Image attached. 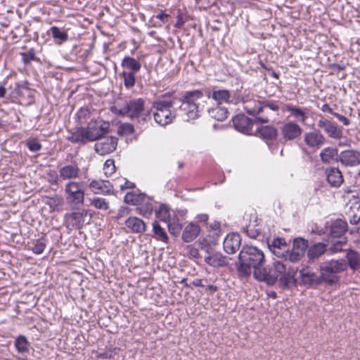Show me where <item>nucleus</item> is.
I'll use <instances>...</instances> for the list:
<instances>
[{"label":"nucleus","mask_w":360,"mask_h":360,"mask_svg":"<svg viewBox=\"0 0 360 360\" xmlns=\"http://www.w3.org/2000/svg\"><path fill=\"white\" fill-rule=\"evenodd\" d=\"M266 258L262 250L252 245H245L238 255V263L236 268L240 277L247 278L253 269V276L259 281H265L274 285L277 281V276L271 275L264 268Z\"/></svg>","instance_id":"f257e3e1"},{"label":"nucleus","mask_w":360,"mask_h":360,"mask_svg":"<svg viewBox=\"0 0 360 360\" xmlns=\"http://www.w3.org/2000/svg\"><path fill=\"white\" fill-rule=\"evenodd\" d=\"M176 100L172 94L166 93L153 102L151 108L157 124L166 126L173 122L176 117V110L172 109Z\"/></svg>","instance_id":"f03ea898"},{"label":"nucleus","mask_w":360,"mask_h":360,"mask_svg":"<svg viewBox=\"0 0 360 360\" xmlns=\"http://www.w3.org/2000/svg\"><path fill=\"white\" fill-rule=\"evenodd\" d=\"M204 96L202 90L186 91L181 98L180 108L186 115L188 119H196L200 117L202 109L198 101Z\"/></svg>","instance_id":"7ed1b4c3"},{"label":"nucleus","mask_w":360,"mask_h":360,"mask_svg":"<svg viewBox=\"0 0 360 360\" xmlns=\"http://www.w3.org/2000/svg\"><path fill=\"white\" fill-rule=\"evenodd\" d=\"M347 269V264L345 260H330L323 262L320 265L321 274L324 283L333 285L338 281V273L342 272Z\"/></svg>","instance_id":"20e7f679"},{"label":"nucleus","mask_w":360,"mask_h":360,"mask_svg":"<svg viewBox=\"0 0 360 360\" xmlns=\"http://www.w3.org/2000/svg\"><path fill=\"white\" fill-rule=\"evenodd\" d=\"M66 201L70 206L82 205L84 201L83 184L79 181H70L65 186Z\"/></svg>","instance_id":"39448f33"},{"label":"nucleus","mask_w":360,"mask_h":360,"mask_svg":"<svg viewBox=\"0 0 360 360\" xmlns=\"http://www.w3.org/2000/svg\"><path fill=\"white\" fill-rule=\"evenodd\" d=\"M144 104L143 99L135 98L127 102L124 106L121 108H118L117 106H112L111 111L117 115L129 116L131 119L138 118L143 111Z\"/></svg>","instance_id":"423d86ee"},{"label":"nucleus","mask_w":360,"mask_h":360,"mask_svg":"<svg viewBox=\"0 0 360 360\" xmlns=\"http://www.w3.org/2000/svg\"><path fill=\"white\" fill-rule=\"evenodd\" d=\"M27 81L15 84L12 95L21 105H29L34 102L35 90L29 86Z\"/></svg>","instance_id":"0eeeda50"},{"label":"nucleus","mask_w":360,"mask_h":360,"mask_svg":"<svg viewBox=\"0 0 360 360\" xmlns=\"http://www.w3.org/2000/svg\"><path fill=\"white\" fill-rule=\"evenodd\" d=\"M240 101L243 103V108L248 114L255 115L262 112V100H260L259 96L245 91L241 96Z\"/></svg>","instance_id":"6e6552de"},{"label":"nucleus","mask_w":360,"mask_h":360,"mask_svg":"<svg viewBox=\"0 0 360 360\" xmlns=\"http://www.w3.org/2000/svg\"><path fill=\"white\" fill-rule=\"evenodd\" d=\"M65 219L68 228L79 229L89 223L91 216L88 217L87 210H82L66 214Z\"/></svg>","instance_id":"1a4fd4ad"},{"label":"nucleus","mask_w":360,"mask_h":360,"mask_svg":"<svg viewBox=\"0 0 360 360\" xmlns=\"http://www.w3.org/2000/svg\"><path fill=\"white\" fill-rule=\"evenodd\" d=\"M280 132L281 141L288 142L299 138L302 133V129L295 121H288L283 123Z\"/></svg>","instance_id":"9d476101"},{"label":"nucleus","mask_w":360,"mask_h":360,"mask_svg":"<svg viewBox=\"0 0 360 360\" xmlns=\"http://www.w3.org/2000/svg\"><path fill=\"white\" fill-rule=\"evenodd\" d=\"M117 146V139L115 136L101 137L95 143L96 152L101 155H105L113 152Z\"/></svg>","instance_id":"9b49d317"},{"label":"nucleus","mask_w":360,"mask_h":360,"mask_svg":"<svg viewBox=\"0 0 360 360\" xmlns=\"http://www.w3.org/2000/svg\"><path fill=\"white\" fill-rule=\"evenodd\" d=\"M300 283L307 288H315L324 282L321 274L318 276L309 267L302 268L300 271Z\"/></svg>","instance_id":"f8f14e48"},{"label":"nucleus","mask_w":360,"mask_h":360,"mask_svg":"<svg viewBox=\"0 0 360 360\" xmlns=\"http://www.w3.org/2000/svg\"><path fill=\"white\" fill-rule=\"evenodd\" d=\"M319 128L322 129L328 137L334 139H340L343 136V132L341 127L336 123L333 122L326 118L320 119L317 122Z\"/></svg>","instance_id":"ddd939ff"},{"label":"nucleus","mask_w":360,"mask_h":360,"mask_svg":"<svg viewBox=\"0 0 360 360\" xmlns=\"http://www.w3.org/2000/svg\"><path fill=\"white\" fill-rule=\"evenodd\" d=\"M308 247V241L302 238L293 240L292 250H289V261L292 263L299 262L304 255Z\"/></svg>","instance_id":"4468645a"},{"label":"nucleus","mask_w":360,"mask_h":360,"mask_svg":"<svg viewBox=\"0 0 360 360\" xmlns=\"http://www.w3.org/2000/svg\"><path fill=\"white\" fill-rule=\"evenodd\" d=\"M268 246L275 256L289 261V249L284 238H274L271 242L268 243Z\"/></svg>","instance_id":"2eb2a0df"},{"label":"nucleus","mask_w":360,"mask_h":360,"mask_svg":"<svg viewBox=\"0 0 360 360\" xmlns=\"http://www.w3.org/2000/svg\"><path fill=\"white\" fill-rule=\"evenodd\" d=\"M304 142L307 147L316 150L324 145L326 138L319 131H313L305 133Z\"/></svg>","instance_id":"dca6fc26"},{"label":"nucleus","mask_w":360,"mask_h":360,"mask_svg":"<svg viewBox=\"0 0 360 360\" xmlns=\"http://www.w3.org/2000/svg\"><path fill=\"white\" fill-rule=\"evenodd\" d=\"M339 161L346 167H356L360 165V152L356 150H345L338 156Z\"/></svg>","instance_id":"f3484780"},{"label":"nucleus","mask_w":360,"mask_h":360,"mask_svg":"<svg viewBox=\"0 0 360 360\" xmlns=\"http://www.w3.org/2000/svg\"><path fill=\"white\" fill-rule=\"evenodd\" d=\"M89 187L92 193L97 195H111L114 192L113 186L108 181L92 180Z\"/></svg>","instance_id":"a211bd4d"},{"label":"nucleus","mask_w":360,"mask_h":360,"mask_svg":"<svg viewBox=\"0 0 360 360\" xmlns=\"http://www.w3.org/2000/svg\"><path fill=\"white\" fill-rule=\"evenodd\" d=\"M84 134L86 143L89 141H98L100 138L103 136L108 132V127L101 126H88L82 127Z\"/></svg>","instance_id":"6ab92c4d"},{"label":"nucleus","mask_w":360,"mask_h":360,"mask_svg":"<svg viewBox=\"0 0 360 360\" xmlns=\"http://www.w3.org/2000/svg\"><path fill=\"white\" fill-rule=\"evenodd\" d=\"M241 238L238 233H229L224 240V250L228 254H234L240 248Z\"/></svg>","instance_id":"aec40b11"},{"label":"nucleus","mask_w":360,"mask_h":360,"mask_svg":"<svg viewBox=\"0 0 360 360\" xmlns=\"http://www.w3.org/2000/svg\"><path fill=\"white\" fill-rule=\"evenodd\" d=\"M235 129L244 134H248L252 127V122L250 118L244 115H237L232 119Z\"/></svg>","instance_id":"412c9836"},{"label":"nucleus","mask_w":360,"mask_h":360,"mask_svg":"<svg viewBox=\"0 0 360 360\" xmlns=\"http://www.w3.org/2000/svg\"><path fill=\"white\" fill-rule=\"evenodd\" d=\"M205 262L214 268L224 267L229 264L226 257L221 252H214L205 257Z\"/></svg>","instance_id":"4be33fe9"},{"label":"nucleus","mask_w":360,"mask_h":360,"mask_svg":"<svg viewBox=\"0 0 360 360\" xmlns=\"http://www.w3.org/2000/svg\"><path fill=\"white\" fill-rule=\"evenodd\" d=\"M283 110L289 112V116L294 118L296 121L300 122L303 124H305L306 121L308 118L307 109L301 108L291 105H286Z\"/></svg>","instance_id":"5701e85b"},{"label":"nucleus","mask_w":360,"mask_h":360,"mask_svg":"<svg viewBox=\"0 0 360 360\" xmlns=\"http://www.w3.org/2000/svg\"><path fill=\"white\" fill-rule=\"evenodd\" d=\"M79 168L77 164L68 165L59 169V176L63 180L76 179L79 175Z\"/></svg>","instance_id":"b1692460"},{"label":"nucleus","mask_w":360,"mask_h":360,"mask_svg":"<svg viewBox=\"0 0 360 360\" xmlns=\"http://www.w3.org/2000/svg\"><path fill=\"white\" fill-rule=\"evenodd\" d=\"M326 174L327 181L331 186L338 188L342 184L343 176L339 169L330 167L326 169Z\"/></svg>","instance_id":"393cba45"},{"label":"nucleus","mask_w":360,"mask_h":360,"mask_svg":"<svg viewBox=\"0 0 360 360\" xmlns=\"http://www.w3.org/2000/svg\"><path fill=\"white\" fill-rule=\"evenodd\" d=\"M200 233V227L194 223H190L184 228L181 238L185 243L195 240Z\"/></svg>","instance_id":"a878e982"},{"label":"nucleus","mask_w":360,"mask_h":360,"mask_svg":"<svg viewBox=\"0 0 360 360\" xmlns=\"http://www.w3.org/2000/svg\"><path fill=\"white\" fill-rule=\"evenodd\" d=\"M206 96L207 98H212L218 104L223 103H231V93L229 91L226 89L214 90L212 93L210 91H206Z\"/></svg>","instance_id":"bb28decb"},{"label":"nucleus","mask_w":360,"mask_h":360,"mask_svg":"<svg viewBox=\"0 0 360 360\" xmlns=\"http://www.w3.org/2000/svg\"><path fill=\"white\" fill-rule=\"evenodd\" d=\"M43 202L48 205L50 212H60L63 210V199L61 196L55 195L53 197L45 196L42 199Z\"/></svg>","instance_id":"cd10ccee"},{"label":"nucleus","mask_w":360,"mask_h":360,"mask_svg":"<svg viewBox=\"0 0 360 360\" xmlns=\"http://www.w3.org/2000/svg\"><path fill=\"white\" fill-rule=\"evenodd\" d=\"M125 225L132 232L137 233H143L146 229V225L144 221L136 217H129L125 221Z\"/></svg>","instance_id":"c85d7f7f"},{"label":"nucleus","mask_w":360,"mask_h":360,"mask_svg":"<svg viewBox=\"0 0 360 360\" xmlns=\"http://www.w3.org/2000/svg\"><path fill=\"white\" fill-rule=\"evenodd\" d=\"M121 66L124 69V71L128 72L137 73L141 68L139 60L130 56H125L121 63Z\"/></svg>","instance_id":"c756f323"},{"label":"nucleus","mask_w":360,"mask_h":360,"mask_svg":"<svg viewBox=\"0 0 360 360\" xmlns=\"http://www.w3.org/2000/svg\"><path fill=\"white\" fill-rule=\"evenodd\" d=\"M347 224L342 219H336L330 226V236L333 238H342V236L346 232Z\"/></svg>","instance_id":"7c9ffc66"},{"label":"nucleus","mask_w":360,"mask_h":360,"mask_svg":"<svg viewBox=\"0 0 360 360\" xmlns=\"http://www.w3.org/2000/svg\"><path fill=\"white\" fill-rule=\"evenodd\" d=\"M256 136L262 138L265 140H273L277 136V130L272 126H263L257 129L256 131Z\"/></svg>","instance_id":"2f4dec72"},{"label":"nucleus","mask_w":360,"mask_h":360,"mask_svg":"<svg viewBox=\"0 0 360 360\" xmlns=\"http://www.w3.org/2000/svg\"><path fill=\"white\" fill-rule=\"evenodd\" d=\"M326 250V245L323 243H318L308 249L307 257L309 260L314 261L319 258Z\"/></svg>","instance_id":"473e14b6"},{"label":"nucleus","mask_w":360,"mask_h":360,"mask_svg":"<svg viewBox=\"0 0 360 360\" xmlns=\"http://www.w3.org/2000/svg\"><path fill=\"white\" fill-rule=\"evenodd\" d=\"M338 151L337 148L327 147L323 148L320 153V158L323 163H330L331 161L338 160Z\"/></svg>","instance_id":"72a5a7b5"},{"label":"nucleus","mask_w":360,"mask_h":360,"mask_svg":"<svg viewBox=\"0 0 360 360\" xmlns=\"http://www.w3.org/2000/svg\"><path fill=\"white\" fill-rule=\"evenodd\" d=\"M208 114L210 117L216 120L224 121L227 118L229 111L226 108L218 105L209 109Z\"/></svg>","instance_id":"f704fd0d"},{"label":"nucleus","mask_w":360,"mask_h":360,"mask_svg":"<svg viewBox=\"0 0 360 360\" xmlns=\"http://www.w3.org/2000/svg\"><path fill=\"white\" fill-rule=\"evenodd\" d=\"M153 231L154 234L153 238H155L156 240L166 243L168 242L169 237L165 230L161 227L158 222H154L153 224Z\"/></svg>","instance_id":"c9c22d12"},{"label":"nucleus","mask_w":360,"mask_h":360,"mask_svg":"<svg viewBox=\"0 0 360 360\" xmlns=\"http://www.w3.org/2000/svg\"><path fill=\"white\" fill-rule=\"evenodd\" d=\"M347 259L349 267L353 270L360 268V255L354 250H349L347 253Z\"/></svg>","instance_id":"e433bc0d"},{"label":"nucleus","mask_w":360,"mask_h":360,"mask_svg":"<svg viewBox=\"0 0 360 360\" xmlns=\"http://www.w3.org/2000/svg\"><path fill=\"white\" fill-rule=\"evenodd\" d=\"M167 227L169 232L174 236H177L179 234L181 229L182 225L180 223V221L178 217H174L173 218H171L167 221Z\"/></svg>","instance_id":"4c0bfd02"},{"label":"nucleus","mask_w":360,"mask_h":360,"mask_svg":"<svg viewBox=\"0 0 360 360\" xmlns=\"http://www.w3.org/2000/svg\"><path fill=\"white\" fill-rule=\"evenodd\" d=\"M68 140L72 143H86L82 127L78 128L75 131L71 133V134L68 136Z\"/></svg>","instance_id":"58836bf2"},{"label":"nucleus","mask_w":360,"mask_h":360,"mask_svg":"<svg viewBox=\"0 0 360 360\" xmlns=\"http://www.w3.org/2000/svg\"><path fill=\"white\" fill-rule=\"evenodd\" d=\"M279 281L281 285L284 288H289L290 286L295 284V279L294 278V275L291 274L290 272H285L283 274L281 275Z\"/></svg>","instance_id":"ea45409f"},{"label":"nucleus","mask_w":360,"mask_h":360,"mask_svg":"<svg viewBox=\"0 0 360 360\" xmlns=\"http://www.w3.org/2000/svg\"><path fill=\"white\" fill-rule=\"evenodd\" d=\"M135 74L136 73L128 72L127 71H123L120 73V76L123 78L124 84L126 88L130 89L135 85Z\"/></svg>","instance_id":"a19ab883"},{"label":"nucleus","mask_w":360,"mask_h":360,"mask_svg":"<svg viewBox=\"0 0 360 360\" xmlns=\"http://www.w3.org/2000/svg\"><path fill=\"white\" fill-rule=\"evenodd\" d=\"M15 346L18 352L20 353L28 352L29 342L27 338L23 335H20L16 338Z\"/></svg>","instance_id":"79ce46f5"},{"label":"nucleus","mask_w":360,"mask_h":360,"mask_svg":"<svg viewBox=\"0 0 360 360\" xmlns=\"http://www.w3.org/2000/svg\"><path fill=\"white\" fill-rule=\"evenodd\" d=\"M143 198L144 196L141 194L139 195L133 192H129L125 195L124 200L126 203L136 205L143 201Z\"/></svg>","instance_id":"37998d69"},{"label":"nucleus","mask_w":360,"mask_h":360,"mask_svg":"<svg viewBox=\"0 0 360 360\" xmlns=\"http://www.w3.org/2000/svg\"><path fill=\"white\" fill-rule=\"evenodd\" d=\"M155 214L157 218L165 222L171 219L169 210L165 205H161L159 207V209L155 212Z\"/></svg>","instance_id":"c03bdc74"},{"label":"nucleus","mask_w":360,"mask_h":360,"mask_svg":"<svg viewBox=\"0 0 360 360\" xmlns=\"http://www.w3.org/2000/svg\"><path fill=\"white\" fill-rule=\"evenodd\" d=\"M50 32L52 34V37L55 39H58L60 41H65L68 39V33L65 31L61 30L59 27L53 26L51 27Z\"/></svg>","instance_id":"a18cd8bd"},{"label":"nucleus","mask_w":360,"mask_h":360,"mask_svg":"<svg viewBox=\"0 0 360 360\" xmlns=\"http://www.w3.org/2000/svg\"><path fill=\"white\" fill-rule=\"evenodd\" d=\"M255 222L254 223H250L245 229L247 236L251 238H256L261 233V229L257 228L258 224H256Z\"/></svg>","instance_id":"49530a36"},{"label":"nucleus","mask_w":360,"mask_h":360,"mask_svg":"<svg viewBox=\"0 0 360 360\" xmlns=\"http://www.w3.org/2000/svg\"><path fill=\"white\" fill-rule=\"evenodd\" d=\"M91 205L96 209L107 210L109 208V202L102 198H94L91 200Z\"/></svg>","instance_id":"de8ad7c7"},{"label":"nucleus","mask_w":360,"mask_h":360,"mask_svg":"<svg viewBox=\"0 0 360 360\" xmlns=\"http://www.w3.org/2000/svg\"><path fill=\"white\" fill-rule=\"evenodd\" d=\"M46 245V244L45 238H41L34 243L31 250L34 254L40 255L44 252Z\"/></svg>","instance_id":"09e8293b"},{"label":"nucleus","mask_w":360,"mask_h":360,"mask_svg":"<svg viewBox=\"0 0 360 360\" xmlns=\"http://www.w3.org/2000/svg\"><path fill=\"white\" fill-rule=\"evenodd\" d=\"M115 161L112 159L107 160L103 165L104 174L106 176H110L115 172Z\"/></svg>","instance_id":"8fccbe9b"},{"label":"nucleus","mask_w":360,"mask_h":360,"mask_svg":"<svg viewBox=\"0 0 360 360\" xmlns=\"http://www.w3.org/2000/svg\"><path fill=\"white\" fill-rule=\"evenodd\" d=\"M262 112L266 110L269 109L272 111H278L279 110V106L278 105V102L268 100H262Z\"/></svg>","instance_id":"3c124183"},{"label":"nucleus","mask_w":360,"mask_h":360,"mask_svg":"<svg viewBox=\"0 0 360 360\" xmlns=\"http://www.w3.org/2000/svg\"><path fill=\"white\" fill-rule=\"evenodd\" d=\"M27 146L30 150L32 152H37L41 148V145L36 139H31L27 140Z\"/></svg>","instance_id":"603ef678"},{"label":"nucleus","mask_w":360,"mask_h":360,"mask_svg":"<svg viewBox=\"0 0 360 360\" xmlns=\"http://www.w3.org/2000/svg\"><path fill=\"white\" fill-rule=\"evenodd\" d=\"M139 214L145 217H149L153 210L151 203L148 202L145 205H143L139 208Z\"/></svg>","instance_id":"864d4df0"},{"label":"nucleus","mask_w":360,"mask_h":360,"mask_svg":"<svg viewBox=\"0 0 360 360\" xmlns=\"http://www.w3.org/2000/svg\"><path fill=\"white\" fill-rule=\"evenodd\" d=\"M22 60L24 63H30L32 60H36L35 51L33 49H30L27 52L22 53Z\"/></svg>","instance_id":"5fc2aeb1"},{"label":"nucleus","mask_w":360,"mask_h":360,"mask_svg":"<svg viewBox=\"0 0 360 360\" xmlns=\"http://www.w3.org/2000/svg\"><path fill=\"white\" fill-rule=\"evenodd\" d=\"M273 266L276 273L278 274H275L276 276H277V277L278 276V275H282L286 272L285 265L279 261L274 262Z\"/></svg>","instance_id":"6e6d98bb"},{"label":"nucleus","mask_w":360,"mask_h":360,"mask_svg":"<svg viewBox=\"0 0 360 360\" xmlns=\"http://www.w3.org/2000/svg\"><path fill=\"white\" fill-rule=\"evenodd\" d=\"M346 243L345 238L339 239L337 241L333 242V247L330 248V250L333 252H338L342 250V245Z\"/></svg>","instance_id":"4d7b16f0"},{"label":"nucleus","mask_w":360,"mask_h":360,"mask_svg":"<svg viewBox=\"0 0 360 360\" xmlns=\"http://www.w3.org/2000/svg\"><path fill=\"white\" fill-rule=\"evenodd\" d=\"M186 22V18L184 15L180 11H178V15L176 16V22L175 24V27L177 28H181Z\"/></svg>","instance_id":"13d9d810"},{"label":"nucleus","mask_w":360,"mask_h":360,"mask_svg":"<svg viewBox=\"0 0 360 360\" xmlns=\"http://www.w3.org/2000/svg\"><path fill=\"white\" fill-rule=\"evenodd\" d=\"M119 130L122 131L123 134H132L134 131V127L131 124L125 123L122 124L120 127Z\"/></svg>","instance_id":"bf43d9fd"},{"label":"nucleus","mask_w":360,"mask_h":360,"mask_svg":"<svg viewBox=\"0 0 360 360\" xmlns=\"http://www.w3.org/2000/svg\"><path fill=\"white\" fill-rule=\"evenodd\" d=\"M187 248L188 250L189 255L194 258V259H198L200 257V253L198 248H194L191 245H188Z\"/></svg>","instance_id":"052dcab7"},{"label":"nucleus","mask_w":360,"mask_h":360,"mask_svg":"<svg viewBox=\"0 0 360 360\" xmlns=\"http://www.w3.org/2000/svg\"><path fill=\"white\" fill-rule=\"evenodd\" d=\"M154 18L160 20L162 23H166L168 21L169 15L165 13L163 11H161L160 13H158L155 15H153L152 18V20Z\"/></svg>","instance_id":"680f3d73"},{"label":"nucleus","mask_w":360,"mask_h":360,"mask_svg":"<svg viewBox=\"0 0 360 360\" xmlns=\"http://www.w3.org/2000/svg\"><path fill=\"white\" fill-rule=\"evenodd\" d=\"M210 229L217 232V234L221 232V223L218 221L211 222L209 225Z\"/></svg>","instance_id":"e2e57ef3"},{"label":"nucleus","mask_w":360,"mask_h":360,"mask_svg":"<svg viewBox=\"0 0 360 360\" xmlns=\"http://www.w3.org/2000/svg\"><path fill=\"white\" fill-rule=\"evenodd\" d=\"M334 116H335V117H336V118H337L340 122H341L344 125H345V126H348V125H349V124H350V121H349V120L347 117H345V116H343V115H340V114H338V113H337V112L334 113Z\"/></svg>","instance_id":"0e129e2a"},{"label":"nucleus","mask_w":360,"mask_h":360,"mask_svg":"<svg viewBox=\"0 0 360 360\" xmlns=\"http://www.w3.org/2000/svg\"><path fill=\"white\" fill-rule=\"evenodd\" d=\"M128 214V209L127 207H121L119 209L116 218L121 219Z\"/></svg>","instance_id":"69168bd1"},{"label":"nucleus","mask_w":360,"mask_h":360,"mask_svg":"<svg viewBox=\"0 0 360 360\" xmlns=\"http://www.w3.org/2000/svg\"><path fill=\"white\" fill-rule=\"evenodd\" d=\"M321 110L324 112H328L334 116V113H335L332 108L329 106L328 104L326 103L322 105Z\"/></svg>","instance_id":"338daca9"},{"label":"nucleus","mask_w":360,"mask_h":360,"mask_svg":"<svg viewBox=\"0 0 360 360\" xmlns=\"http://www.w3.org/2000/svg\"><path fill=\"white\" fill-rule=\"evenodd\" d=\"M196 219L200 222H206L209 219V216L207 214H200L197 215Z\"/></svg>","instance_id":"774afa93"}]
</instances>
